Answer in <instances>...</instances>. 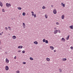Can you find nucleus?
Segmentation results:
<instances>
[{
  "instance_id": "a211bd4d",
  "label": "nucleus",
  "mask_w": 73,
  "mask_h": 73,
  "mask_svg": "<svg viewBox=\"0 0 73 73\" xmlns=\"http://www.w3.org/2000/svg\"><path fill=\"white\" fill-rule=\"evenodd\" d=\"M45 16L46 19H47L48 18V15H47V14H45Z\"/></svg>"
},
{
  "instance_id": "6e6552de",
  "label": "nucleus",
  "mask_w": 73,
  "mask_h": 73,
  "mask_svg": "<svg viewBox=\"0 0 73 73\" xmlns=\"http://www.w3.org/2000/svg\"><path fill=\"white\" fill-rule=\"evenodd\" d=\"M69 28L71 29H73V25H72V26H70Z\"/></svg>"
},
{
  "instance_id": "f704fd0d",
  "label": "nucleus",
  "mask_w": 73,
  "mask_h": 73,
  "mask_svg": "<svg viewBox=\"0 0 73 73\" xmlns=\"http://www.w3.org/2000/svg\"><path fill=\"white\" fill-rule=\"evenodd\" d=\"M23 64H26V62H23Z\"/></svg>"
},
{
  "instance_id": "bb28decb",
  "label": "nucleus",
  "mask_w": 73,
  "mask_h": 73,
  "mask_svg": "<svg viewBox=\"0 0 73 73\" xmlns=\"http://www.w3.org/2000/svg\"><path fill=\"white\" fill-rule=\"evenodd\" d=\"M23 16H25V12H24L23 13Z\"/></svg>"
},
{
  "instance_id": "20e7f679",
  "label": "nucleus",
  "mask_w": 73,
  "mask_h": 73,
  "mask_svg": "<svg viewBox=\"0 0 73 73\" xmlns=\"http://www.w3.org/2000/svg\"><path fill=\"white\" fill-rule=\"evenodd\" d=\"M58 32V30H56L54 31V34H56Z\"/></svg>"
},
{
  "instance_id": "4468645a",
  "label": "nucleus",
  "mask_w": 73,
  "mask_h": 73,
  "mask_svg": "<svg viewBox=\"0 0 73 73\" xmlns=\"http://www.w3.org/2000/svg\"><path fill=\"white\" fill-rule=\"evenodd\" d=\"M46 60H47V61H50V59H49V58H46Z\"/></svg>"
},
{
  "instance_id": "2f4dec72",
  "label": "nucleus",
  "mask_w": 73,
  "mask_h": 73,
  "mask_svg": "<svg viewBox=\"0 0 73 73\" xmlns=\"http://www.w3.org/2000/svg\"><path fill=\"white\" fill-rule=\"evenodd\" d=\"M56 25H59V23H58V22H56Z\"/></svg>"
},
{
  "instance_id": "49530a36",
  "label": "nucleus",
  "mask_w": 73,
  "mask_h": 73,
  "mask_svg": "<svg viewBox=\"0 0 73 73\" xmlns=\"http://www.w3.org/2000/svg\"><path fill=\"white\" fill-rule=\"evenodd\" d=\"M1 44V42H0V44Z\"/></svg>"
},
{
  "instance_id": "4c0bfd02",
  "label": "nucleus",
  "mask_w": 73,
  "mask_h": 73,
  "mask_svg": "<svg viewBox=\"0 0 73 73\" xmlns=\"http://www.w3.org/2000/svg\"><path fill=\"white\" fill-rule=\"evenodd\" d=\"M14 59H16V56H15V57H14Z\"/></svg>"
},
{
  "instance_id": "5701e85b",
  "label": "nucleus",
  "mask_w": 73,
  "mask_h": 73,
  "mask_svg": "<svg viewBox=\"0 0 73 73\" xmlns=\"http://www.w3.org/2000/svg\"><path fill=\"white\" fill-rule=\"evenodd\" d=\"M59 72H62V70H61V69L60 68L59 69Z\"/></svg>"
},
{
  "instance_id": "f257e3e1",
  "label": "nucleus",
  "mask_w": 73,
  "mask_h": 73,
  "mask_svg": "<svg viewBox=\"0 0 73 73\" xmlns=\"http://www.w3.org/2000/svg\"><path fill=\"white\" fill-rule=\"evenodd\" d=\"M6 6H7V7H9L11 6V5L10 3L8 4V3H7L6 4Z\"/></svg>"
},
{
  "instance_id": "cd10ccee",
  "label": "nucleus",
  "mask_w": 73,
  "mask_h": 73,
  "mask_svg": "<svg viewBox=\"0 0 73 73\" xmlns=\"http://www.w3.org/2000/svg\"><path fill=\"white\" fill-rule=\"evenodd\" d=\"M42 9H45V7L44 6H43L42 7Z\"/></svg>"
},
{
  "instance_id": "9d476101",
  "label": "nucleus",
  "mask_w": 73,
  "mask_h": 73,
  "mask_svg": "<svg viewBox=\"0 0 73 73\" xmlns=\"http://www.w3.org/2000/svg\"><path fill=\"white\" fill-rule=\"evenodd\" d=\"M6 62H7V63H9V60L6 58Z\"/></svg>"
},
{
  "instance_id": "f8f14e48",
  "label": "nucleus",
  "mask_w": 73,
  "mask_h": 73,
  "mask_svg": "<svg viewBox=\"0 0 73 73\" xmlns=\"http://www.w3.org/2000/svg\"><path fill=\"white\" fill-rule=\"evenodd\" d=\"M13 38L14 39H15L16 38V37L15 36H13Z\"/></svg>"
},
{
  "instance_id": "7c9ffc66",
  "label": "nucleus",
  "mask_w": 73,
  "mask_h": 73,
  "mask_svg": "<svg viewBox=\"0 0 73 73\" xmlns=\"http://www.w3.org/2000/svg\"><path fill=\"white\" fill-rule=\"evenodd\" d=\"M58 33H61V32L60 31V30H58Z\"/></svg>"
},
{
  "instance_id": "c03bdc74",
  "label": "nucleus",
  "mask_w": 73,
  "mask_h": 73,
  "mask_svg": "<svg viewBox=\"0 0 73 73\" xmlns=\"http://www.w3.org/2000/svg\"><path fill=\"white\" fill-rule=\"evenodd\" d=\"M23 28H25V27H23Z\"/></svg>"
},
{
  "instance_id": "a878e982",
  "label": "nucleus",
  "mask_w": 73,
  "mask_h": 73,
  "mask_svg": "<svg viewBox=\"0 0 73 73\" xmlns=\"http://www.w3.org/2000/svg\"><path fill=\"white\" fill-rule=\"evenodd\" d=\"M23 27H25V23H23Z\"/></svg>"
},
{
  "instance_id": "0eeeda50",
  "label": "nucleus",
  "mask_w": 73,
  "mask_h": 73,
  "mask_svg": "<svg viewBox=\"0 0 73 73\" xmlns=\"http://www.w3.org/2000/svg\"><path fill=\"white\" fill-rule=\"evenodd\" d=\"M50 48H51V50H53L54 49V47H53V46H50Z\"/></svg>"
},
{
  "instance_id": "c756f323",
  "label": "nucleus",
  "mask_w": 73,
  "mask_h": 73,
  "mask_svg": "<svg viewBox=\"0 0 73 73\" xmlns=\"http://www.w3.org/2000/svg\"><path fill=\"white\" fill-rule=\"evenodd\" d=\"M2 11L3 12H5V10H4V9H2Z\"/></svg>"
},
{
  "instance_id": "b1692460",
  "label": "nucleus",
  "mask_w": 73,
  "mask_h": 73,
  "mask_svg": "<svg viewBox=\"0 0 73 73\" xmlns=\"http://www.w3.org/2000/svg\"><path fill=\"white\" fill-rule=\"evenodd\" d=\"M46 41V40H45V39H43V42H45Z\"/></svg>"
},
{
  "instance_id": "2eb2a0df",
  "label": "nucleus",
  "mask_w": 73,
  "mask_h": 73,
  "mask_svg": "<svg viewBox=\"0 0 73 73\" xmlns=\"http://www.w3.org/2000/svg\"><path fill=\"white\" fill-rule=\"evenodd\" d=\"M66 58H64L62 59L63 61H66Z\"/></svg>"
},
{
  "instance_id": "a18cd8bd",
  "label": "nucleus",
  "mask_w": 73,
  "mask_h": 73,
  "mask_svg": "<svg viewBox=\"0 0 73 73\" xmlns=\"http://www.w3.org/2000/svg\"><path fill=\"white\" fill-rule=\"evenodd\" d=\"M1 33H0V35H1Z\"/></svg>"
},
{
  "instance_id": "79ce46f5",
  "label": "nucleus",
  "mask_w": 73,
  "mask_h": 73,
  "mask_svg": "<svg viewBox=\"0 0 73 73\" xmlns=\"http://www.w3.org/2000/svg\"><path fill=\"white\" fill-rule=\"evenodd\" d=\"M5 53H6V54H7V52H5Z\"/></svg>"
},
{
  "instance_id": "473e14b6",
  "label": "nucleus",
  "mask_w": 73,
  "mask_h": 73,
  "mask_svg": "<svg viewBox=\"0 0 73 73\" xmlns=\"http://www.w3.org/2000/svg\"><path fill=\"white\" fill-rule=\"evenodd\" d=\"M5 29H6V31H7L8 30V28H7V27H6L5 28Z\"/></svg>"
},
{
  "instance_id": "39448f33",
  "label": "nucleus",
  "mask_w": 73,
  "mask_h": 73,
  "mask_svg": "<svg viewBox=\"0 0 73 73\" xmlns=\"http://www.w3.org/2000/svg\"><path fill=\"white\" fill-rule=\"evenodd\" d=\"M18 48L19 49H21L23 48V46H18Z\"/></svg>"
},
{
  "instance_id": "dca6fc26",
  "label": "nucleus",
  "mask_w": 73,
  "mask_h": 73,
  "mask_svg": "<svg viewBox=\"0 0 73 73\" xmlns=\"http://www.w3.org/2000/svg\"><path fill=\"white\" fill-rule=\"evenodd\" d=\"M61 40H62V41H63L64 42L65 41V39H64V38H62L61 39Z\"/></svg>"
},
{
  "instance_id": "4be33fe9",
  "label": "nucleus",
  "mask_w": 73,
  "mask_h": 73,
  "mask_svg": "<svg viewBox=\"0 0 73 73\" xmlns=\"http://www.w3.org/2000/svg\"><path fill=\"white\" fill-rule=\"evenodd\" d=\"M30 59L31 60H33V58L32 57H30Z\"/></svg>"
},
{
  "instance_id": "6ab92c4d",
  "label": "nucleus",
  "mask_w": 73,
  "mask_h": 73,
  "mask_svg": "<svg viewBox=\"0 0 73 73\" xmlns=\"http://www.w3.org/2000/svg\"><path fill=\"white\" fill-rule=\"evenodd\" d=\"M31 13H32V16H33V15H35V14H34V12L33 11H32Z\"/></svg>"
},
{
  "instance_id": "a19ab883",
  "label": "nucleus",
  "mask_w": 73,
  "mask_h": 73,
  "mask_svg": "<svg viewBox=\"0 0 73 73\" xmlns=\"http://www.w3.org/2000/svg\"><path fill=\"white\" fill-rule=\"evenodd\" d=\"M54 52H56V50H54Z\"/></svg>"
},
{
  "instance_id": "f3484780",
  "label": "nucleus",
  "mask_w": 73,
  "mask_h": 73,
  "mask_svg": "<svg viewBox=\"0 0 73 73\" xmlns=\"http://www.w3.org/2000/svg\"><path fill=\"white\" fill-rule=\"evenodd\" d=\"M17 9H18L19 10H21V7H18L17 8Z\"/></svg>"
},
{
  "instance_id": "ddd939ff",
  "label": "nucleus",
  "mask_w": 73,
  "mask_h": 73,
  "mask_svg": "<svg viewBox=\"0 0 73 73\" xmlns=\"http://www.w3.org/2000/svg\"><path fill=\"white\" fill-rule=\"evenodd\" d=\"M34 43L35 44H38V42L37 41H35L34 42Z\"/></svg>"
},
{
  "instance_id": "9b49d317",
  "label": "nucleus",
  "mask_w": 73,
  "mask_h": 73,
  "mask_svg": "<svg viewBox=\"0 0 73 73\" xmlns=\"http://www.w3.org/2000/svg\"><path fill=\"white\" fill-rule=\"evenodd\" d=\"M61 4L62 6L63 7H65V4H63V3H61Z\"/></svg>"
},
{
  "instance_id": "e433bc0d",
  "label": "nucleus",
  "mask_w": 73,
  "mask_h": 73,
  "mask_svg": "<svg viewBox=\"0 0 73 73\" xmlns=\"http://www.w3.org/2000/svg\"><path fill=\"white\" fill-rule=\"evenodd\" d=\"M67 38H69V35H68V36L67 37Z\"/></svg>"
},
{
  "instance_id": "7ed1b4c3",
  "label": "nucleus",
  "mask_w": 73,
  "mask_h": 73,
  "mask_svg": "<svg viewBox=\"0 0 73 73\" xmlns=\"http://www.w3.org/2000/svg\"><path fill=\"white\" fill-rule=\"evenodd\" d=\"M53 12L54 14H56L57 13V11H56V9H54L53 10Z\"/></svg>"
},
{
  "instance_id": "c9c22d12",
  "label": "nucleus",
  "mask_w": 73,
  "mask_h": 73,
  "mask_svg": "<svg viewBox=\"0 0 73 73\" xmlns=\"http://www.w3.org/2000/svg\"><path fill=\"white\" fill-rule=\"evenodd\" d=\"M66 39L67 40H68L69 39V38H66Z\"/></svg>"
},
{
  "instance_id": "aec40b11",
  "label": "nucleus",
  "mask_w": 73,
  "mask_h": 73,
  "mask_svg": "<svg viewBox=\"0 0 73 73\" xmlns=\"http://www.w3.org/2000/svg\"><path fill=\"white\" fill-rule=\"evenodd\" d=\"M8 28L9 29V31H11V27H8Z\"/></svg>"
},
{
  "instance_id": "72a5a7b5",
  "label": "nucleus",
  "mask_w": 73,
  "mask_h": 73,
  "mask_svg": "<svg viewBox=\"0 0 73 73\" xmlns=\"http://www.w3.org/2000/svg\"><path fill=\"white\" fill-rule=\"evenodd\" d=\"M34 17H36V14H34Z\"/></svg>"
},
{
  "instance_id": "37998d69",
  "label": "nucleus",
  "mask_w": 73,
  "mask_h": 73,
  "mask_svg": "<svg viewBox=\"0 0 73 73\" xmlns=\"http://www.w3.org/2000/svg\"><path fill=\"white\" fill-rule=\"evenodd\" d=\"M53 5H51L52 7H53Z\"/></svg>"
},
{
  "instance_id": "c85d7f7f",
  "label": "nucleus",
  "mask_w": 73,
  "mask_h": 73,
  "mask_svg": "<svg viewBox=\"0 0 73 73\" xmlns=\"http://www.w3.org/2000/svg\"><path fill=\"white\" fill-rule=\"evenodd\" d=\"M25 50H23L22 51L23 53H25Z\"/></svg>"
},
{
  "instance_id": "393cba45",
  "label": "nucleus",
  "mask_w": 73,
  "mask_h": 73,
  "mask_svg": "<svg viewBox=\"0 0 73 73\" xmlns=\"http://www.w3.org/2000/svg\"><path fill=\"white\" fill-rule=\"evenodd\" d=\"M17 73H20V71L18 70L16 72Z\"/></svg>"
},
{
  "instance_id": "1a4fd4ad",
  "label": "nucleus",
  "mask_w": 73,
  "mask_h": 73,
  "mask_svg": "<svg viewBox=\"0 0 73 73\" xmlns=\"http://www.w3.org/2000/svg\"><path fill=\"white\" fill-rule=\"evenodd\" d=\"M0 5L1 7H3V3H2V2L0 1Z\"/></svg>"
},
{
  "instance_id": "ea45409f",
  "label": "nucleus",
  "mask_w": 73,
  "mask_h": 73,
  "mask_svg": "<svg viewBox=\"0 0 73 73\" xmlns=\"http://www.w3.org/2000/svg\"><path fill=\"white\" fill-rule=\"evenodd\" d=\"M54 29H57V28H54Z\"/></svg>"
},
{
  "instance_id": "58836bf2",
  "label": "nucleus",
  "mask_w": 73,
  "mask_h": 73,
  "mask_svg": "<svg viewBox=\"0 0 73 73\" xmlns=\"http://www.w3.org/2000/svg\"><path fill=\"white\" fill-rule=\"evenodd\" d=\"M21 50H20H20H19L18 51V52H21Z\"/></svg>"
},
{
  "instance_id": "f03ea898",
  "label": "nucleus",
  "mask_w": 73,
  "mask_h": 73,
  "mask_svg": "<svg viewBox=\"0 0 73 73\" xmlns=\"http://www.w3.org/2000/svg\"><path fill=\"white\" fill-rule=\"evenodd\" d=\"M5 69L6 70H9V67H8V66H6L5 68Z\"/></svg>"
},
{
  "instance_id": "412c9836",
  "label": "nucleus",
  "mask_w": 73,
  "mask_h": 73,
  "mask_svg": "<svg viewBox=\"0 0 73 73\" xmlns=\"http://www.w3.org/2000/svg\"><path fill=\"white\" fill-rule=\"evenodd\" d=\"M45 42V43H46V44H48V40H46Z\"/></svg>"
},
{
  "instance_id": "423d86ee",
  "label": "nucleus",
  "mask_w": 73,
  "mask_h": 73,
  "mask_svg": "<svg viewBox=\"0 0 73 73\" xmlns=\"http://www.w3.org/2000/svg\"><path fill=\"white\" fill-rule=\"evenodd\" d=\"M64 16H65V15H62L61 17L62 19L63 20H64V17H65Z\"/></svg>"
}]
</instances>
